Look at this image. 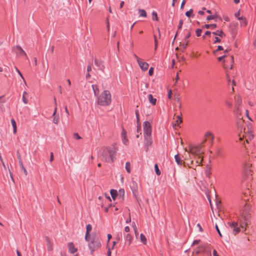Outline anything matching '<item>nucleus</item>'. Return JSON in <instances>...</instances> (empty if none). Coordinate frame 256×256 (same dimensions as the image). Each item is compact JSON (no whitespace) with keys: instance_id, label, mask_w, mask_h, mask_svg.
<instances>
[{"instance_id":"1","label":"nucleus","mask_w":256,"mask_h":256,"mask_svg":"<svg viewBox=\"0 0 256 256\" xmlns=\"http://www.w3.org/2000/svg\"><path fill=\"white\" fill-rule=\"evenodd\" d=\"M244 124V120L240 118L237 122V126L240 130V133L238 134L239 139L240 140H242L243 138H246V141L247 143H248L249 140H251L253 138L254 135L252 134V124H248L247 126V129L244 128H243V125Z\"/></svg>"},{"instance_id":"2","label":"nucleus","mask_w":256,"mask_h":256,"mask_svg":"<svg viewBox=\"0 0 256 256\" xmlns=\"http://www.w3.org/2000/svg\"><path fill=\"white\" fill-rule=\"evenodd\" d=\"M116 150L115 148H104L101 150V154L100 156L102 160L112 163L116 160Z\"/></svg>"},{"instance_id":"3","label":"nucleus","mask_w":256,"mask_h":256,"mask_svg":"<svg viewBox=\"0 0 256 256\" xmlns=\"http://www.w3.org/2000/svg\"><path fill=\"white\" fill-rule=\"evenodd\" d=\"M111 101V94L108 90H104L98 98V104L101 106H108Z\"/></svg>"},{"instance_id":"4","label":"nucleus","mask_w":256,"mask_h":256,"mask_svg":"<svg viewBox=\"0 0 256 256\" xmlns=\"http://www.w3.org/2000/svg\"><path fill=\"white\" fill-rule=\"evenodd\" d=\"M88 246L90 250L91 254H92L94 252L101 247V242L100 238L98 234H94L92 236V238H88Z\"/></svg>"},{"instance_id":"5","label":"nucleus","mask_w":256,"mask_h":256,"mask_svg":"<svg viewBox=\"0 0 256 256\" xmlns=\"http://www.w3.org/2000/svg\"><path fill=\"white\" fill-rule=\"evenodd\" d=\"M206 141V140H205L202 144L197 146H190L188 150L186 148H184V150L186 152L190 153V154H192L195 157L202 158V156L204 154V151L202 150V148L203 146L204 142H205Z\"/></svg>"},{"instance_id":"6","label":"nucleus","mask_w":256,"mask_h":256,"mask_svg":"<svg viewBox=\"0 0 256 256\" xmlns=\"http://www.w3.org/2000/svg\"><path fill=\"white\" fill-rule=\"evenodd\" d=\"M247 224H248L246 222H240V226H239L237 222H228V225L230 228L232 233L234 235L238 234L240 231V228H242V232H245L246 230V226Z\"/></svg>"},{"instance_id":"7","label":"nucleus","mask_w":256,"mask_h":256,"mask_svg":"<svg viewBox=\"0 0 256 256\" xmlns=\"http://www.w3.org/2000/svg\"><path fill=\"white\" fill-rule=\"evenodd\" d=\"M130 188L132 192V194L134 196L136 199V200H138V196H139V191H138V183L132 180V182L130 185Z\"/></svg>"},{"instance_id":"8","label":"nucleus","mask_w":256,"mask_h":256,"mask_svg":"<svg viewBox=\"0 0 256 256\" xmlns=\"http://www.w3.org/2000/svg\"><path fill=\"white\" fill-rule=\"evenodd\" d=\"M234 99L236 108L234 112L238 114L240 112V106L242 104V99L239 95H236L234 96Z\"/></svg>"},{"instance_id":"9","label":"nucleus","mask_w":256,"mask_h":256,"mask_svg":"<svg viewBox=\"0 0 256 256\" xmlns=\"http://www.w3.org/2000/svg\"><path fill=\"white\" fill-rule=\"evenodd\" d=\"M152 127L149 122L146 121L144 124V136L152 135Z\"/></svg>"},{"instance_id":"10","label":"nucleus","mask_w":256,"mask_h":256,"mask_svg":"<svg viewBox=\"0 0 256 256\" xmlns=\"http://www.w3.org/2000/svg\"><path fill=\"white\" fill-rule=\"evenodd\" d=\"M12 50L20 56H26V53L20 46H14L12 48Z\"/></svg>"},{"instance_id":"11","label":"nucleus","mask_w":256,"mask_h":256,"mask_svg":"<svg viewBox=\"0 0 256 256\" xmlns=\"http://www.w3.org/2000/svg\"><path fill=\"white\" fill-rule=\"evenodd\" d=\"M144 144L148 148L149 146H152V135H146L144 136Z\"/></svg>"},{"instance_id":"12","label":"nucleus","mask_w":256,"mask_h":256,"mask_svg":"<svg viewBox=\"0 0 256 256\" xmlns=\"http://www.w3.org/2000/svg\"><path fill=\"white\" fill-rule=\"evenodd\" d=\"M121 135L123 144L124 145H128V140L126 137V132L124 128H122Z\"/></svg>"},{"instance_id":"13","label":"nucleus","mask_w":256,"mask_h":256,"mask_svg":"<svg viewBox=\"0 0 256 256\" xmlns=\"http://www.w3.org/2000/svg\"><path fill=\"white\" fill-rule=\"evenodd\" d=\"M138 63L142 70L146 71L148 69L149 66L148 64L146 62H142V60L139 61Z\"/></svg>"},{"instance_id":"14","label":"nucleus","mask_w":256,"mask_h":256,"mask_svg":"<svg viewBox=\"0 0 256 256\" xmlns=\"http://www.w3.org/2000/svg\"><path fill=\"white\" fill-rule=\"evenodd\" d=\"M86 236H85V240L86 242H88V238L90 237V232L92 230V226L90 224L86 225Z\"/></svg>"},{"instance_id":"15","label":"nucleus","mask_w":256,"mask_h":256,"mask_svg":"<svg viewBox=\"0 0 256 256\" xmlns=\"http://www.w3.org/2000/svg\"><path fill=\"white\" fill-rule=\"evenodd\" d=\"M68 248L69 252L72 254H74L77 251V248H75L74 244L72 242L68 243Z\"/></svg>"},{"instance_id":"16","label":"nucleus","mask_w":256,"mask_h":256,"mask_svg":"<svg viewBox=\"0 0 256 256\" xmlns=\"http://www.w3.org/2000/svg\"><path fill=\"white\" fill-rule=\"evenodd\" d=\"M94 94L95 96H98L99 94V88L97 84H92V86Z\"/></svg>"},{"instance_id":"17","label":"nucleus","mask_w":256,"mask_h":256,"mask_svg":"<svg viewBox=\"0 0 256 256\" xmlns=\"http://www.w3.org/2000/svg\"><path fill=\"white\" fill-rule=\"evenodd\" d=\"M212 34L215 36H218L221 38H223L226 36V34L222 30H217L215 32H213Z\"/></svg>"},{"instance_id":"18","label":"nucleus","mask_w":256,"mask_h":256,"mask_svg":"<svg viewBox=\"0 0 256 256\" xmlns=\"http://www.w3.org/2000/svg\"><path fill=\"white\" fill-rule=\"evenodd\" d=\"M28 94L24 91L22 94V102L24 104H27L28 103Z\"/></svg>"},{"instance_id":"19","label":"nucleus","mask_w":256,"mask_h":256,"mask_svg":"<svg viewBox=\"0 0 256 256\" xmlns=\"http://www.w3.org/2000/svg\"><path fill=\"white\" fill-rule=\"evenodd\" d=\"M176 118V120L175 122L173 124L174 128H176V126H178L179 124L182 122V118L180 116H177Z\"/></svg>"},{"instance_id":"20","label":"nucleus","mask_w":256,"mask_h":256,"mask_svg":"<svg viewBox=\"0 0 256 256\" xmlns=\"http://www.w3.org/2000/svg\"><path fill=\"white\" fill-rule=\"evenodd\" d=\"M148 100L152 104L155 105L156 102V99L154 98L152 94H149L148 96Z\"/></svg>"},{"instance_id":"21","label":"nucleus","mask_w":256,"mask_h":256,"mask_svg":"<svg viewBox=\"0 0 256 256\" xmlns=\"http://www.w3.org/2000/svg\"><path fill=\"white\" fill-rule=\"evenodd\" d=\"M190 153L188 152V154H186L185 152V153H184L183 156L184 157V160H190V164H193L194 162L192 160V158H191L190 156Z\"/></svg>"},{"instance_id":"22","label":"nucleus","mask_w":256,"mask_h":256,"mask_svg":"<svg viewBox=\"0 0 256 256\" xmlns=\"http://www.w3.org/2000/svg\"><path fill=\"white\" fill-rule=\"evenodd\" d=\"M206 246L203 245H201L198 246L196 249L194 250V251L193 252L192 254H198L200 252V249H204Z\"/></svg>"},{"instance_id":"23","label":"nucleus","mask_w":256,"mask_h":256,"mask_svg":"<svg viewBox=\"0 0 256 256\" xmlns=\"http://www.w3.org/2000/svg\"><path fill=\"white\" fill-rule=\"evenodd\" d=\"M175 160L176 162L178 165H182V164H184V162H182V160H181V158H180L179 154H176L174 156Z\"/></svg>"},{"instance_id":"24","label":"nucleus","mask_w":256,"mask_h":256,"mask_svg":"<svg viewBox=\"0 0 256 256\" xmlns=\"http://www.w3.org/2000/svg\"><path fill=\"white\" fill-rule=\"evenodd\" d=\"M46 246L48 250H52V243L49 238L46 239Z\"/></svg>"},{"instance_id":"25","label":"nucleus","mask_w":256,"mask_h":256,"mask_svg":"<svg viewBox=\"0 0 256 256\" xmlns=\"http://www.w3.org/2000/svg\"><path fill=\"white\" fill-rule=\"evenodd\" d=\"M95 64L100 68V69H102L104 68V65L100 60H96L94 61Z\"/></svg>"},{"instance_id":"26","label":"nucleus","mask_w":256,"mask_h":256,"mask_svg":"<svg viewBox=\"0 0 256 256\" xmlns=\"http://www.w3.org/2000/svg\"><path fill=\"white\" fill-rule=\"evenodd\" d=\"M110 193L112 199L114 200L116 199V197L118 196L117 191L115 190H111Z\"/></svg>"},{"instance_id":"27","label":"nucleus","mask_w":256,"mask_h":256,"mask_svg":"<svg viewBox=\"0 0 256 256\" xmlns=\"http://www.w3.org/2000/svg\"><path fill=\"white\" fill-rule=\"evenodd\" d=\"M11 123H12V126L13 127L14 133V134H16V131H17L16 124V122H15L14 119H12L11 120Z\"/></svg>"},{"instance_id":"28","label":"nucleus","mask_w":256,"mask_h":256,"mask_svg":"<svg viewBox=\"0 0 256 256\" xmlns=\"http://www.w3.org/2000/svg\"><path fill=\"white\" fill-rule=\"evenodd\" d=\"M205 136L206 138H211V142L212 143L213 142V141H214V135L212 134V132H208L206 133L205 134Z\"/></svg>"},{"instance_id":"29","label":"nucleus","mask_w":256,"mask_h":256,"mask_svg":"<svg viewBox=\"0 0 256 256\" xmlns=\"http://www.w3.org/2000/svg\"><path fill=\"white\" fill-rule=\"evenodd\" d=\"M204 27L206 28H210L212 30H214L217 27V26L216 24H207L204 25Z\"/></svg>"},{"instance_id":"30","label":"nucleus","mask_w":256,"mask_h":256,"mask_svg":"<svg viewBox=\"0 0 256 256\" xmlns=\"http://www.w3.org/2000/svg\"><path fill=\"white\" fill-rule=\"evenodd\" d=\"M138 11L139 12L140 15V16L146 18V12L145 10L142 9H138Z\"/></svg>"},{"instance_id":"31","label":"nucleus","mask_w":256,"mask_h":256,"mask_svg":"<svg viewBox=\"0 0 256 256\" xmlns=\"http://www.w3.org/2000/svg\"><path fill=\"white\" fill-rule=\"evenodd\" d=\"M140 239L142 242L144 244H146L147 242V240L144 236V235L142 234H140Z\"/></svg>"},{"instance_id":"32","label":"nucleus","mask_w":256,"mask_h":256,"mask_svg":"<svg viewBox=\"0 0 256 256\" xmlns=\"http://www.w3.org/2000/svg\"><path fill=\"white\" fill-rule=\"evenodd\" d=\"M126 172L130 174L131 172L130 164V162H126Z\"/></svg>"},{"instance_id":"33","label":"nucleus","mask_w":256,"mask_h":256,"mask_svg":"<svg viewBox=\"0 0 256 256\" xmlns=\"http://www.w3.org/2000/svg\"><path fill=\"white\" fill-rule=\"evenodd\" d=\"M196 163L198 164V166H200L202 161H203V156H202V158L200 157H196Z\"/></svg>"},{"instance_id":"34","label":"nucleus","mask_w":256,"mask_h":256,"mask_svg":"<svg viewBox=\"0 0 256 256\" xmlns=\"http://www.w3.org/2000/svg\"><path fill=\"white\" fill-rule=\"evenodd\" d=\"M250 208V206L249 204H246L244 206L245 210L241 214V216L242 217H245V215L246 214V212H244L246 210H247L249 209Z\"/></svg>"},{"instance_id":"35","label":"nucleus","mask_w":256,"mask_h":256,"mask_svg":"<svg viewBox=\"0 0 256 256\" xmlns=\"http://www.w3.org/2000/svg\"><path fill=\"white\" fill-rule=\"evenodd\" d=\"M19 163H20V166L22 168V170H23L25 176H26L28 174V172H27L26 169L24 167V164H23L22 160H20L19 161Z\"/></svg>"},{"instance_id":"36","label":"nucleus","mask_w":256,"mask_h":256,"mask_svg":"<svg viewBox=\"0 0 256 256\" xmlns=\"http://www.w3.org/2000/svg\"><path fill=\"white\" fill-rule=\"evenodd\" d=\"M126 240L128 242V245H130V244H131L132 239V236L130 234H126Z\"/></svg>"},{"instance_id":"37","label":"nucleus","mask_w":256,"mask_h":256,"mask_svg":"<svg viewBox=\"0 0 256 256\" xmlns=\"http://www.w3.org/2000/svg\"><path fill=\"white\" fill-rule=\"evenodd\" d=\"M124 190L123 189H121L118 192V196L122 198V200L124 199Z\"/></svg>"},{"instance_id":"38","label":"nucleus","mask_w":256,"mask_h":256,"mask_svg":"<svg viewBox=\"0 0 256 256\" xmlns=\"http://www.w3.org/2000/svg\"><path fill=\"white\" fill-rule=\"evenodd\" d=\"M247 21L246 19H243L242 20L240 21V26L242 27H244L247 25Z\"/></svg>"},{"instance_id":"39","label":"nucleus","mask_w":256,"mask_h":256,"mask_svg":"<svg viewBox=\"0 0 256 256\" xmlns=\"http://www.w3.org/2000/svg\"><path fill=\"white\" fill-rule=\"evenodd\" d=\"M218 17L216 14L212 15V16H208L206 18V20L208 21H209L211 20H214L216 18Z\"/></svg>"},{"instance_id":"40","label":"nucleus","mask_w":256,"mask_h":256,"mask_svg":"<svg viewBox=\"0 0 256 256\" xmlns=\"http://www.w3.org/2000/svg\"><path fill=\"white\" fill-rule=\"evenodd\" d=\"M54 117L53 122L54 124H58L59 122L60 118L58 116H55Z\"/></svg>"},{"instance_id":"41","label":"nucleus","mask_w":256,"mask_h":256,"mask_svg":"<svg viewBox=\"0 0 256 256\" xmlns=\"http://www.w3.org/2000/svg\"><path fill=\"white\" fill-rule=\"evenodd\" d=\"M152 18L153 20H158V18L157 14L156 12H152Z\"/></svg>"},{"instance_id":"42","label":"nucleus","mask_w":256,"mask_h":256,"mask_svg":"<svg viewBox=\"0 0 256 256\" xmlns=\"http://www.w3.org/2000/svg\"><path fill=\"white\" fill-rule=\"evenodd\" d=\"M250 167V164H246L244 166L243 168L245 172H248V170H249Z\"/></svg>"},{"instance_id":"43","label":"nucleus","mask_w":256,"mask_h":256,"mask_svg":"<svg viewBox=\"0 0 256 256\" xmlns=\"http://www.w3.org/2000/svg\"><path fill=\"white\" fill-rule=\"evenodd\" d=\"M136 116V123L137 124H138V122H140V114L138 110H135Z\"/></svg>"},{"instance_id":"44","label":"nucleus","mask_w":256,"mask_h":256,"mask_svg":"<svg viewBox=\"0 0 256 256\" xmlns=\"http://www.w3.org/2000/svg\"><path fill=\"white\" fill-rule=\"evenodd\" d=\"M154 170H155V171H156V174L158 176H160V170H159L158 169V166L157 165V164H156L154 165Z\"/></svg>"},{"instance_id":"45","label":"nucleus","mask_w":256,"mask_h":256,"mask_svg":"<svg viewBox=\"0 0 256 256\" xmlns=\"http://www.w3.org/2000/svg\"><path fill=\"white\" fill-rule=\"evenodd\" d=\"M225 104L227 106L228 108H231L232 106V103L228 100H226L225 101Z\"/></svg>"},{"instance_id":"46","label":"nucleus","mask_w":256,"mask_h":256,"mask_svg":"<svg viewBox=\"0 0 256 256\" xmlns=\"http://www.w3.org/2000/svg\"><path fill=\"white\" fill-rule=\"evenodd\" d=\"M202 30L201 29H197L196 31V35L197 36H200L201 35Z\"/></svg>"},{"instance_id":"47","label":"nucleus","mask_w":256,"mask_h":256,"mask_svg":"<svg viewBox=\"0 0 256 256\" xmlns=\"http://www.w3.org/2000/svg\"><path fill=\"white\" fill-rule=\"evenodd\" d=\"M54 102H55V108H54V113L52 114V116H56V111H57V106H56V98H54Z\"/></svg>"},{"instance_id":"48","label":"nucleus","mask_w":256,"mask_h":256,"mask_svg":"<svg viewBox=\"0 0 256 256\" xmlns=\"http://www.w3.org/2000/svg\"><path fill=\"white\" fill-rule=\"evenodd\" d=\"M137 132H140V134H141V126L140 122H138V124H137Z\"/></svg>"},{"instance_id":"49","label":"nucleus","mask_w":256,"mask_h":256,"mask_svg":"<svg viewBox=\"0 0 256 256\" xmlns=\"http://www.w3.org/2000/svg\"><path fill=\"white\" fill-rule=\"evenodd\" d=\"M192 13V10L190 9V10L186 12V15L190 17Z\"/></svg>"},{"instance_id":"50","label":"nucleus","mask_w":256,"mask_h":256,"mask_svg":"<svg viewBox=\"0 0 256 256\" xmlns=\"http://www.w3.org/2000/svg\"><path fill=\"white\" fill-rule=\"evenodd\" d=\"M73 136H74V137L75 138L77 139V140H80V139H81V138H82L81 136H80L78 135V133H76V132L74 133V134H73Z\"/></svg>"},{"instance_id":"51","label":"nucleus","mask_w":256,"mask_h":256,"mask_svg":"<svg viewBox=\"0 0 256 256\" xmlns=\"http://www.w3.org/2000/svg\"><path fill=\"white\" fill-rule=\"evenodd\" d=\"M14 68L16 70V72H17L19 74V75L22 78V79H24V76H23L22 75V73L20 72V70L17 68V67L15 66L14 67Z\"/></svg>"},{"instance_id":"52","label":"nucleus","mask_w":256,"mask_h":256,"mask_svg":"<svg viewBox=\"0 0 256 256\" xmlns=\"http://www.w3.org/2000/svg\"><path fill=\"white\" fill-rule=\"evenodd\" d=\"M224 48H223V47L222 46H218V48L214 52V53H215L216 52H218L219 50H223Z\"/></svg>"},{"instance_id":"53","label":"nucleus","mask_w":256,"mask_h":256,"mask_svg":"<svg viewBox=\"0 0 256 256\" xmlns=\"http://www.w3.org/2000/svg\"><path fill=\"white\" fill-rule=\"evenodd\" d=\"M215 227H216V231H217V232H218V234H219L220 236V237H222V234H221V232H220V230H219V228H218V225H217V224H216Z\"/></svg>"},{"instance_id":"54","label":"nucleus","mask_w":256,"mask_h":256,"mask_svg":"<svg viewBox=\"0 0 256 256\" xmlns=\"http://www.w3.org/2000/svg\"><path fill=\"white\" fill-rule=\"evenodd\" d=\"M106 248L108 249V252H107L108 256H111L110 248L108 246H107Z\"/></svg>"},{"instance_id":"55","label":"nucleus","mask_w":256,"mask_h":256,"mask_svg":"<svg viewBox=\"0 0 256 256\" xmlns=\"http://www.w3.org/2000/svg\"><path fill=\"white\" fill-rule=\"evenodd\" d=\"M154 72V68H150L148 70V74L150 76H152Z\"/></svg>"},{"instance_id":"56","label":"nucleus","mask_w":256,"mask_h":256,"mask_svg":"<svg viewBox=\"0 0 256 256\" xmlns=\"http://www.w3.org/2000/svg\"><path fill=\"white\" fill-rule=\"evenodd\" d=\"M182 24H183V20H180V21L179 22V25L178 26V30H180L182 28Z\"/></svg>"},{"instance_id":"57","label":"nucleus","mask_w":256,"mask_h":256,"mask_svg":"<svg viewBox=\"0 0 256 256\" xmlns=\"http://www.w3.org/2000/svg\"><path fill=\"white\" fill-rule=\"evenodd\" d=\"M212 254L213 256H219L216 250L215 249L213 250Z\"/></svg>"},{"instance_id":"58","label":"nucleus","mask_w":256,"mask_h":256,"mask_svg":"<svg viewBox=\"0 0 256 256\" xmlns=\"http://www.w3.org/2000/svg\"><path fill=\"white\" fill-rule=\"evenodd\" d=\"M172 92L171 90H170L168 92V98L169 99H170L172 98Z\"/></svg>"},{"instance_id":"59","label":"nucleus","mask_w":256,"mask_h":256,"mask_svg":"<svg viewBox=\"0 0 256 256\" xmlns=\"http://www.w3.org/2000/svg\"><path fill=\"white\" fill-rule=\"evenodd\" d=\"M132 227L133 228L134 230H138L134 222H132Z\"/></svg>"},{"instance_id":"60","label":"nucleus","mask_w":256,"mask_h":256,"mask_svg":"<svg viewBox=\"0 0 256 256\" xmlns=\"http://www.w3.org/2000/svg\"><path fill=\"white\" fill-rule=\"evenodd\" d=\"M220 42V38H218V37H216L214 43L216 44V42Z\"/></svg>"},{"instance_id":"61","label":"nucleus","mask_w":256,"mask_h":256,"mask_svg":"<svg viewBox=\"0 0 256 256\" xmlns=\"http://www.w3.org/2000/svg\"><path fill=\"white\" fill-rule=\"evenodd\" d=\"M200 242V240H194L192 244V246L198 244Z\"/></svg>"},{"instance_id":"62","label":"nucleus","mask_w":256,"mask_h":256,"mask_svg":"<svg viewBox=\"0 0 256 256\" xmlns=\"http://www.w3.org/2000/svg\"><path fill=\"white\" fill-rule=\"evenodd\" d=\"M134 56L136 60L138 62L142 60L136 54H134Z\"/></svg>"},{"instance_id":"63","label":"nucleus","mask_w":256,"mask_h":256,"mask_svg":"<svg viewBox=\"0 0 256 256\" xmlns=\"http://www.w3.org/2000/svg\"><path fill=\"white\" fill-rule=\"evenodd\" d=\"M53 160H54V154H53L52 152H51L50 155V162H52L53 161Z\"/></svg>"},{"instance_id":"64","label":"nucleus","mask_w":256,"mask_h":256,"mask_svg":"<svg viewBox=\"0 0 256 256\" xmlns=\"http://www.w3.org/2000/svg\"><path fill=\"white\" fill-rule=\"evenodd\" d=\"M235 16L238 18L240 16V12L238 11L234 14Z\"/></svg>"}]
</instances>
